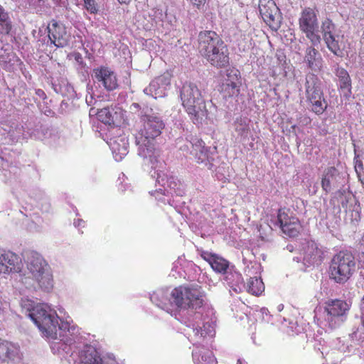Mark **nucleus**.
Returning <instances> with one entry per match:
<instances>
[{"label": "nucleus", "mask_w": 364, "mask_h": 364, "mask_svg": "<svg viewBox=\"0 0 364 364\" xmlns=\"http://www.w3.org/2000/svg\"><path fill=\"white\" fill-rule=\"evenodd\" d=\"M28 316L46 338L63 341L69 329L68 323L59 322L56 312L49 306L38 304L30 310Z\"/></svg>", "instance_id": "f257e3e1"}, {"label": "nucleus", "mask_w": 364, "mask_h": 364, "mask_svg": "<svg viewBox=\"0 0 364 364\" xmlns=\"http://www.w3.org/2000/svg\"><path fill=\"white\" fill-rule=\"evenodd\" d=\"M198 50L200 55L214 67L222 68L230 63L228 48L220 36L213 31L200 32Z\"/></svg>", "instance_id": "f03ea898"}, {"label": "nucleus", "mask_w": 364, "mask_h": 364, "mask_svg": "<svg viewBox=\"0 0 364 364\" xmlns=\"http://www.w3.org/2000/svg\"><path fill=\"white\" fill-rule=\"evenodd\" d=\"M164 127V122L157 116L145 114L141 117L140 125L135 134L136 144L141 156L151 159L154 155V140L161 135Z\"/></svg>", "instance_id": "7ed1b4c3"}, {"label": "nucleus", "mask_w": 364, "mask_h": 364, "mask_svg": "<svg viewBox=\"0 0 364 364\" xmlns=\"http://www.w3.org/2000/svg\"><path fill=\"white\" fill-rule=\"evenodd\" d=\"M182 105L191 121L195 124H202L207 119L208 111L205 100L198 87L193 83L186 82L181 90Z\"/></svg>", "instance_id": "20e7f679"}, {"label": "nucleus", "mask_w": 364, "mask_h": 364, "mask_svg": "<svg viewBox=\"0 0 364 364\" xmlns=\"http://www.w3.org/2000/svg\"><path fill=\"white\" fill-rule=\"evenodd\" d=\"M175 306L183 310L196 312L205 304L204 294L198 286H179L171 293Z\"/></svg>", "instance_id": "39448f33"}, {"label": "nucleus", "mask_w": 364, "mask_h": 364, "mask_svg": "<svg viewBox=\"0 0 364 364\" xmlns=\"http://www.w3.org/2000/svg\"><path fill=\"white\" fill-rule=\"evenodd\" d=\"M355 264V257L350 252L340 251L331 261L330 278L338 284L346 283L354 273Z\"/></svg>", "instance_id": "423d86ee"}, {"label": "nucleus", "mask_w": 364, "mask_h": 364, "mask_svg": "<svg viewBox=\"0 0 364 364\" xmlns=\"http://www.w3.org/2000/svg\"><path fill=\"white\" fill-rule=\"evenodd\" d=\"M323 309L328 326L331 328H336L346 320L350 304L343 299H330L324 302Z\"/></svg>", "instance_id": "0eeeda50"}, {"label": "nucleus", "mask_w": 364, "mask_h": 364, "mask_svg": "<svg viewBox=\"0 0 364 364\" xmlns=\"http://www.w3.org/2000/svg\"><path fill=\"white\" fill-rule=\"evenodd\" d=\"M277 221L283 233L290 237H296L301 228L299 220L292 214L289 215V210L279 208L277 213Z\"/></svg>", "instance_id": "6e6552de"}, {"label": "nucleus", "mask_w": 364, "mask_h": 364, "mask_svg": "<svg viewBox=\"0 0 364 364\" xmlns=\"http://www.w3.org/2000/svg\"><path fill=\"white\" fill-rule=\"evenodd\" d=\"M259 11L262 19L270 28H278L281 19L280 11L273 0H259Z\"/></svg>", "instance_id": "1a4fd4ad"}, {"label": "nucleus", "mask_w": 364, "mask_h": 364, "mask_svg": "<svg viewBox=\"0 0 364 364\" xmlns=\"http://www.w3.org/2000/svg\"><path fill=\"white\" fill-rule=\"evenodd\" d=\"M335 28L336 26L333 21L330 18H326L321 25L323 39L329 50L335 55L343 57L344 50L341 48L338 41L336 39L333 35Z\"/></svg>", "instance_id": "9d476101"}, {"label": "nucleus", "mask_w": 364, "mask_h": 364, "mask_svg": "<svg viewBox=\"0 0 364 364\" xmlns=\"http://www.w3.org/2000/svg\"><path fill=\"white\" fill-rule=\"evenodd\" d=\"M48 36L51 44L57 48H63L68 46L69 35L65 25L55 20H52L48 24Z\"/></svg>", "instance_id": "9b49d317"}, {"label": "nucleus", "mask_w": 364, "mask_h": 364, "mask_svg": "<svg viewBox=\"0 0 364 364\" xmlns=\"http://www.w3.org/2000/svg\"><path fill=\"white\" fill-rule=\"evenodd\" d=\"M227 77L221 86V92L225 98L237 97L240 94V72L235 69L227 70Z\"/></svg>", "instance_id": "f8f14e48"}, {"label": "nucleus", "mask_w": 364, "mask_h": 364, "mask_svg": "<svg viewBox=\"0 0 364 364\" xmlns=\"http://www.w3.org/2000/svg\"><path fill=\"white\" fill-rule=\"evenodd\" d=\"M23 264L21 257L11 251H4L0 255V272L4 274L21 272Z\"/></svg>", "instance_id": "ddd939ff"}, {"label": "nucleus", "mask_w": 364, "mask_h": 364, "mask_svg": "<svg viewBox=\"0 0 364 364\" xmlns=\"http://www.w3.org/2000/svg\"><path fill=\"white\" fill-rule=\"evenodd\" d=\"M200 257L206 261L211 268L217 273L225 274L228 272L230 262L225 258L208 251H203Z\"/></svg>", "instance_id": "4468645a"}, {"label": "nucleus", "mask_w": 364, "mask_h": 364, "mask_svg": "<svg viewBox=\"0 0 364 364\" xmlns=\"http://www.w3.org/2000/svg\"><path fill=\"white\" fill-rule=\"evenodd\" d=\"M95 77L98 82L102 84L107 90H114L118 86L115 74L107 68L102 67L95 70Z\"/></svg>", "instance_id": "2eb2a0df"}, {"label": "nucleus", "mask_w": 364, "mask_h": 364, "mask_svg": "<svg viewBox=\"0 0 364 364\" xmlns=\"http://www.w3.org/2000/svg\"><path fill=\"white\" fill-rule=\"evenodd\" d=\"M299 26L301 31L307 29L318 28L317 14L315 9L305 7L301 11L299 18Z\"/></svg>", "instance_id": "dca6fc26"}, {"label": "nucleus", "mask_w": 364, "mask_h": 364, "mask_svg": "<svg viewBox=\"0 0 364 364\" xmlns=\"http://www.w3.org/2000/svg\"><path fill=\"white\" fill-rule=\"evenodd\" d=\"M306 100L311 105V111L319 115L323 114L327 109L328 104L324 98L323 90L311 91L305 92Z\"/></svg>", "instance_id": "f3484780"}, {"label": "nucleus", "mask_w": 364, "mask_h": 364, "mask_svg": "<svg viewBox=\"0 0 364 364\" xmlns=\"http://www.w3.org/2000/svg\"><path fill=\"white\" fill-rule=\"evenodd\" d=\"M304 59L310 70L315 72H320L322 70L323 60L318 50L314 47L308 46L306 48Z\"/></svg>", "instance_id": "a211bd4d"}, {"label": "nucleus", "mask_w": 364, "mask_h": 364, "mask_svg": "<svg viewBox=\"0 0 364 364\" xmlns=\"http://www.w3.org/2000/svg\"><path fill=\"white\" fill-rule=\"evenodd\" d=\"M27 267L33 278L43 273L46 268L48 269L50 266L42 256L32 253L28 258Z\"/></svg>", "instance_id": "6ab92c4d"}, {"label": "nucleus", "mask_w": 364, "mask_h": 364, "mask_svg": "<svg viewBox=\"0 0 364 364\" xmlns=\"http://www.w3.org/2000/svg\"><path fill=\"white\" fill-rule=\"evenodd\" d=\"M80 364H101L104 363L98 352L92 346H86L79 355Z\"/></svg>", "instance_id": "aec40b11"}, {"label": "nucleus", "mask_w": 364, "mask_h": 364, "mask_svg": "<svg viewBox=\"0 0 364 364\" xmlns=\"http://www.w3.org/2000/svg\"><path fill=\"white\" fill-rule=\"evenodd\" d=\"M208 149L205 146V142L202 139H196L192 143V155L198 164H203L208 161Z\"/></svg>", "instance_id": "412c9836"}, {"label": "nucleus", "mask_w": 364, "mask_h": 364, "mask_svg": "<svg viewBox=\"0 0 364 364\" xmlns=\"http://www.w3.org/2000/svg\"><path fill=\"white\" fill-rule=\"evenodd\" d=\"M33 279L43 291H49L53 288V277L50 267L46 268L43 273L33 277Z\"/></svg>", "instance_id": "4be33fe9"}, {"label": "nucleus", "mask_w": 364, "mask_h": 364, "mask_svg": "<svg viewBox=\"0 0 364 364\" xmlns=\"http://www.w3.org/2000/svg\"><path fill=\"white\" fill-rule=\"evenodd\" d=\"M18 349L11 343L0 339V360L5 362L14 360Z\"/></svg>", "instance_id": "5701e85b"}, {"label": "nucleus", "mask_w": 364, "mask_h": 364, "mask_svg": "<svg viewBox=\"0 0 364 364\" xmlns=\"http://www.w3.org/2000/svg\"><path fill=\"white\" fill-rule=\"evenodd\" d=\"M196 364H215V359L213 353L207 349H197L192 353Z\"/></svg>", "instance_id": "b1692460"}, {"label": "nucleus", "mask_w": 364, "mask_h": 364, "mask_svg": "<svg viewBox=\"0 0 364 364\" xmlns=\"http://www.w3.org/2000/svg\"><path fill=\"white\" fill-rule=\"evenodd\" d=\"M304 88L305 92L323 90L322 81L316 74L309 73L306 75Z\"/></svg>", "instance_id": "393cba45"}, {"label": "nucleus", "mask_w": 364, "mask_h": 364, "mask_svg": "<svg viewBox=\"0 0 364 364\" xmlns=\"http://www.w3.org/2000/svg\"><path fill=\"white\" fill-rule=\"evenodd\" d=\"M247 289L251 294L259 296L264 291V284L261 279L250 277L247 282Z\"/></svg>", "instance_id": "a878e982"}, {"label": "nucleus", "mask_w": 364, "mask_h": 364, "mask_svg": "<svg viewBox=\"0 0 364 364\" xmlns=\"http://www.w3.org/2000/svg\"><path fill=\"white\" fill-rule=\"evenodd\" d=\"M116 114L112 108L104 107L97 112V117L102 123L111 125L115 122Z\"/></svg>", "instance_id": "bb28decb"}, {"label": "nucleus", "mask_w": 364, "mask_h": 364, "mask_svg": "<svg viewBox=\"0 0 364 364\" xmlns=\"http://www.w3.org/2000/svg\"><path fill=\"white\" fill-rule=\"evenodd\" d=\"M171 84V75L168 73H164L160 76L156 77L149 85V89L151 91L154 90L155 95H156L158 93L156 92V88L162 85L164 89H165L166 86H168Z\"/></svg>", "instance_id": "cd10ccee"}, {"label": "nucleus", "mask_w": 364, "mask_h": 364, "mask_svg": "<svg viewBox=\"0 0 364 364\" xmlns=\"http://www.w3.org/2000/svg\"><path fill=\"white\" fill-rule=\"evenodd\" d=\"M12 26L9 20L8 13L0 4V30L1 33H9L11 30Z\"/></svg>", "instance_id": "c85d7f7f"}, {"label": "nucleus", "mask_w": 364, "mask_h": 364, "mask_svg": "<svg viewBox=\"0 0 364 364\" xmlns=\"http://www.w3.org/2000/svg\"><path fill=\"white\" fill-rule=\"evenodd\" d=\"M336 171L335 167L331 166L325 169L321 180V187L323 191L328 192L331 189V181Z\"/></svg>", "instance_id": "c756f323"}, {"label": "nucleus", "mask_w": 364, "mask_h": 364, "mask_svg": "<svg viewBox=\"0 0 364 364\" xmlns=\"http://www.w3.org/2000/svg\"><path fill=\"white\" fill-rule=\"evenodd\" d=\"M336 75L339 78L341 89L348 88L351 86L350 78L346 69L338 68L336 71Z\"/></svg>", "instance_id": "7c9ffc66"}, {"label": "nucleus", "mask_w": 364, "mask_h": 364, "mask_svg": "<svg viewBox=\"0 0 364 364\" xmlns=\"http://www.w3.org/2000/svg\"><path fill=\"white\" fill-rule=\"evenodd\" d=\"M306 37L310 41L313 47L318 46L321 43V37L318 33V28L307 29L302 31Z\"/></svg>", "instance_id": "2f4dec72"}, {"label": "nucleus", "mask_w": 364, "mask_h": 364, "mask_svg": "<svg viewBox=\"0 0 364 364\" xmlns=\"http://www.w3.org/2000/svg\"><path fill=\"white\" fill-rule=\"evenodd\" d=\"M85 9L92 14L98 12V6L95 0H83Z\"/></svg>", "instance_id": "473e14b6"}, {"label": "nucleus", "mask_w": 364, "mask_h": 364, "mask_svg": "<svg viewBox=\"0 0 364 364\" xmlns=\"http://www.w3.org/2000/svg\"><path fill=\"white\" fill-rule=\"evenodd\" d=\"M249 131H250V128H249L248 124H240V127L236 128V132L241 136L247 137V134L249 133Z\"/></svg>", "instance_id": "72a5a7b5"}, {"label": "nucleus", "mask_w": 364, "mask_h": 364, "mask_svg": "<svg viewBox=\"0 0 364 364\" xmlns=\"http://www.w3.org/2000/svg\"><path fill=\"white\" fill-rule=\"evenodd\" d=\"M314 251L315 252V254H314L312 256H311V259L312 264L321 262L322 260L321 259V257H321V255H322L321 250L317 247H315Z\"/></svg>", "instance_id": "f704fd0d"}, {"label": "nucleus", "mask_w": 364, "mask_h": 364, "mask_svg": "<svg viewBox=\"0 0 364 364\" xmlns=\"http://www.w3.org/2000/svg\"><path fill=\"white\" fill-rule=\"evenodd\" d=\"M112 151L114 153H117L118 152L119 154H120V159L122 158V156H124L127 154V148L125 146H124L122 150L120 149H117V148L114 147V146H112Z\"/></svg>", "instance_id": "c9c22d12"}, {"label": "nucleus", "mask_w": 364, "mask_h": 364, "mask_svg": "<svg viewBox=\"0 0 364 364\" xmlns=\"http://www.w3.org/2000/svg\"><path fill=\"white\" fill-rule=\"evenodd\" d=\"M190 1L193 4V6H196L198 9H200L202 6H203L206 1V0H190Z\"/></svg>", "instance_id": "e433bc0d"}, {"label": "nucleus", "mask_w": 364, "mask_h": 364, "mask_svg": "<svg viewBox=\"0 0 364 364\" xmlns=\"http://www.w3.org/2000/svg\"><path fill=\"white\" fill-rule=\"evenodd\" d=\"M360 320H361V324L363 327L364 328V296L362 301V303L360 304Z\"/></svg>", "instance_id": "4c0bfd02"}, {"label": "nucleus", "mask_w": 364, "mask_h": 364, "mask_svg": "<svg viewBox=\"0 0 364 364\" xmlns=\"http://www.w3.org/2000/svg\"><path fill=\"white\" fill-rule=\"evenodd\" d=\"M73 56H74V58L75 60L79 63V64H82L83 63V58L82 56V55L78 53V52H75L73 53Z\"/></svg>", "instance_id": "58836bf2"}, {"label": "nucleus", "mask_w": 364, "mask_h": 364, "mask_svg": "<svg viewBox=\"0 0 364 364\" xmlns=\"http://www.w3.org/2000/svg\"><path fill=\"white\" fill-rule=\"evenodd\" d=\"M85 222L82 220H80L78 219L77 221H75L74 222V224L76 225V226H81L82 225V224H84Z\"/></svg>", "instance_id": "ea45409f"}, {"label": "nucleus", "mask_w": 364, "mask_h": 364, "mask_svg": "<svg viewBox=\"0 0 364 364\" xmlns=\"http://www.w3.org/2000/svg\"><path fill=\"white\" fill-rule=\"evenodd\" d=\"M358 177L360 178V181L363 184H364V173L363 174H358Z\"/></svg>", "instance_id": "a19ab883"}, {"label": "nucleus", "mask_w": 364, "mask_h": 364, "mask_svg": "<svg viewBox=\"0 0 364 364\" xmlns=\"http://www.w3.org/2000/svg\"><path fill=\"white\" fill-rule=\"evenodd\" d=\"M360 246L363 247V249L364 250V233H363V235L360 240ZM363 254H364V251H363Z\"/></svg>", "instance_id": "79ce46f5"}, {"label": "nucleus", "mask_w": 364, "mask_h": 364, "mask_svg": "<svg viewBox=\"0 0 364 364\" xmlns=\"http://www.w3.org/2000/svg\"><path fill=\"white\" fill-rule=\"evenodd\" d=\"M361 43L364 44V31H363V36L361 38ZM360 55H363V57L364 58V53L361 52Z\"/></svg>", "instance_id": "37998d69"}, {"label": "nucleus", "mask_w": 364, "mask_h": 364, "mask_svg": "<svg viewBox=\"0 0 364 364\" xmlns=\"http://www.w3.org/2000/svg\"><path fill=\"white\" fill-rule=\"evenodd\" d=\"M120 4H128L130 0H118Z\"/></svg>", "instance_id": "c03bdc74"}, {"label": "nucleus", "mask_w": 364, "mask_h": 364, "mask_svg": "<svg viewBox=\"0 0 364 364\" xmlns=\"http://www.w3.org/2000/svg\"><path fill=\"white\" fill-rule=\"evenodd\" d=\"M101 364H117L114 361H107L105 360L104 363H101Z\"/></svg>", "instance_id": "a18cd8bd"}, {"label": "nucleus", "mask_w": 364, "mask_h": 364, "mask_svg": "<svg viewBox=\"0 0 364 364\" xmlns=\"http://www.w3.org/2000/svg\"><path fill=\"white\" fill-rule=\"evenodd\" d=\"M237 364H242V360L241 359H238L237 361Z\"/></svg>", "instance_id": "49530a36"}, {"label": "nucleus", "mask_w": 364, "mask_h": 364, "mask_svg": "<svg viewBox=\"0 0 364 364\" xmlns=\"http://www.w3.org/2000/svg\"><path fill=\"white\" fill-rule=\"evenodd\" d=\"M133 106H134L135 107H138L139 105L137 103H134Z\"/></svg>", "instance_id": "de8ad7c7"}]
</instances>
